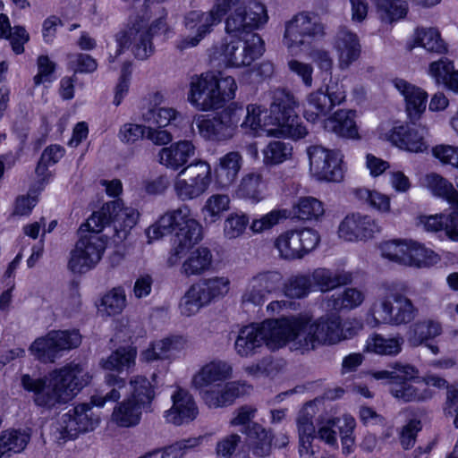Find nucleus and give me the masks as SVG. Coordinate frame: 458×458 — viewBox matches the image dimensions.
<instances>
[{
  "label": "nucleus",
  "instance_id": "obj_1",
  "mask_svg": "<svg viewBox=\"0 0 458 458\" xmlns=\"http://www.w3.org/2000/svg\"><path fill=\"white\" fill-rule=\"evenodd\" d=\"M90 379L91 376L82 365L71 362L45 377L23 374L21 385L24 390L33 393L37 406L51 410L70 402Z\"/></svg>",
  "mask_w": 458,
  "mask_h": 458
},
{
  "label": "nucleus",
  "instance_id": "obj_2",
  "mask_svg": "<svg viewBox=\"0 0 458 458\" xmlns=\"http://www.w3.org/2000/svg\"><path fill=\"white\" fill-rule=\"evenodd\" d=\"M174 229H178V232L174 235L173 248L167 259L170 267L178 264L182 255L202 239V226L192 217L187 205L165 213L146 230V235L150 242L171 233Z\"/></svg>",
  "mask_w": 458,
  "mask_h": 458
},
{
  "label": "nucleus",
  "instance_id": "obj_3",
  "mask_svg": "<svg viewBox=\"0 0 458 458\" xmlns=\"http://www.w3.org/2000/svg\"><path fill=\"white\" fill-rule=\"evenodd\" d=\"M383 291L371 304L368 316L375 326L385 324L394 327L411 323L419 315V309L407 296L408 285L405 284L384 283Z\"/></svg>",
  "mask_w": 458,
  "mask_h": 458
},
{
  "label": "nucleus",
  "instance_id": "obj_4",
  "mask_svg": "<svg viewBox=\"0 0 458 458\" xmlns=\"http://www.w3.org/2000/svg\"><path fill=\"white\" fill-rule=\"evenodd\" d=\"M237 84L232 76L218 79L211 72L191 78L187 99L200 111L221 108L235 98Z\"/></svg>",
  "mask_w": 458,
  "mask_h": 458
},
{
  "label": "nucleus",
  "instance_id": "obj_5",
  "mask_svg": "<svg viewBox=\"0 0 458 458\" xmlns=\"http://www.w3.org/2000/svg\"><path fill=\"white\" fill-rule=\"evenodd\" d=\"M297 106L298 101L292 92L285 89H275L272 92L269 116L275 130L269 131L268 133L276 138L288 137L298 140L305 137L308 131L295 114Z\"/></svg>",
  "mask_w": 458,
  "mask_h": 458
},
{
  "label": "nucleus",
  "instance_id": "obj_6",
  "mask_svg": "<svg viewBox=\"0 0 458 458\" xmlns=\"http://www.w3.org/2000/svg\"><path fill=\"white\" fill-rule=\"evenodd\" d=\"M301 333L295 345L301 353L313 351L318 346L340 343L339 315L329 313L317 319L300 317Z\"/></svg>",
  "mask_w": 458,
  "mask_h": 458
},
{
  "label": "nucleus",
  "instance_id": "obj_7",
  "mask_svg": "<svg viewBox=\"0 0 458 458\" xmlns=\"http://www.w3.org/2000/svg\"><path fill=\"white\" fill-rule=\"evenodd\" d=\"M325 26L318 15L301 13L285 23L283 42L293 54L309 46L313 40L323 38Z\"/></svg>",
  "mask_w": 458,
  "mask_h": 458
},
{
  "label": "nucleus",
  "instance_id": "obj_8",
  "mask_svg": "<svg viewBox=\"0 0 458 458\" xmlns=\"http://www.w3.org/2000/svg\"><path fill=\"white\" fill-rule=\"evenodd\" d=\"M106 248V240L97 233L79 234L71 250L68 269L75 274H84L93 269L101 260Z\"/></svg>",
  "mask_w": 458,
  "mask_h": 458
},
{
  "label": "nucleus",
  "instance_id": "obj_9",
  "mask_svg": "<svg viewBox=\"0 0 458 458\" xmlns=\"http://www.w3.org/2000/svg\"><path fill=\"white\" fill-rule=\"evenodd\" d=\"M310 171L318 181L340 182L344 177V156L339 150L328 149L320 145L307 148Z\"/></svg>",
  "mask_w": 458,
  "mask_h": 458
},
{
  "label": "nucleus",
  "instance_id": "obj_10",
  "mask_svg": "<svg viewBox=\"0 0 458 458\" xmlns=\"http://www.w3.org/2000/svg\"><path fill=\"white\" fill-rule=\"evenodd\" d=\"M211 182V167L205 161L192 163L179 172L174 181L176 196L185 201L199 198Z\"/></svg>",
  "mask_w": 458,
  "mask_h": 458
},
{
  "label": "nucleus",
  "instance_id": "obj_11",
  "mask_svg": "<svg viewBox=\"0 0 458 458\" xmlns=\"http://www.w3.org/2000/svg\"><path fill=\"white\" fill-rule=\"evenodd\" d=\"M259 325L264 344L270 351L279 350L287 344L291 345V349L300 351L295 345L301 333L300 317L266 319Z\"/></svg>",
  "mask_w": 458,
  "mask_h": 458
},
{
  "label": "nucleus",
  "instance_id": "obj_12",
  "mask_svg": "<svg viewBox=\"0 0 458 458\" xmlns=\"http://www.w3.org/2000/svg\"><path fill=\"white\" fill-rule=\"evenodd\" d=\"M77 331H51L46 336L36 339L30 351L40 361L54 362L64 351H69L81 344Z\"/></svg>",
  "mask_w": 458,
  "mask_h": 458
},
{
  "label": "nucleus",
  "instance_id": "obj_13",
  "mask_svg": "<svg viewBox=\"0 0 458 458\" xmlns=\"http://www.w3.org/2000/svg\"><path fill=\"white\" fill-rule=\"evenodd\" d=\"M263 51L261 38L258 34H250L244 39L238 38L224 43L219 53L225 65L242 67L250 65Z\"/></svg>",
  "mask_w": 458,
  "mask_h": 458
},
{
  "label": "nucleus",
  "instance_id": "obj_14",
  "mask_svg": "<svg viewBox=\"0 0 458 458\" xmlns=\"http://www.w3.org/2000/svg\"><path fill=\"white\" fill-rule=\"evenodd\" d=\"M98 422L99 419L93 417L90 404H79L61 417L55 428V438L59 442H66L81 432L93 430Z\"/></svg>",
  "mask_w": 458,
  "mask_h": 458
},
{
  "label": "nucleus",
  "instance_id": "obj_15",
  "mask_svg": "<svg viewBox=\"0 0 458 458\" xmlns=\"http://www.w3.org/2000/svg\"><path fill=\"white\" fill-rule=\"evenodd\" d=\"M152 27H148L143 21H137L131 27L118 32L115 36L117 50L114 55L109 56V62L114 63L125 48L132 45V52L136 58L145 60L153 52Z\"/></svg>",
  "mask_w": 458,
  "mask_h": 458
},
{
  "label": "nucleus",
  "instance_id": "obj_16",
  "mask_svg": "<svg viewBox=\"0 0 458 458\" xmlns=\"http://www.w3.org/2000/svg\"><path fill=\"white\" fill-rule=\"evenodd\" d=\"M319 242L318 233L312 229L289 230L282 233L274 242L279 256L284 259H301L314 250Z\"/></svg>",
  "mask_w": 458,
  "mask_h": 458
},
{
  "label": "nucleus",
  "instance_id": "obj_17",
  "mask_svg": "<svg viewBox=\"0 0 458 458\" xmlns=\"http://www.w3.org/2000/svg\"><path fill=\"white\" fill-rule=\"evenodd\" d=\"M221 21L211 9L206 12L201 10L188 12L184 15L183 24L186 30L194 31V35L187 36L180 40L177 48L184 50L198 46Z\"/></svg>",
  "mask_w": 458,
  "mask_h": 458
},
{
  "label": "nucleus",
  "instance_id": "obj_18",
  "mask_svg": "<svg viewBox=\"0 0 458 458\" xmlns=\"http://www.w3.org/2000/svg\"><path fill=\"white\" fill-rule=\"evenodd\" d=\"M282 279V275L276 271L268 270L255 274L247 283L242 301L254 306L262 305L268 295L279 289Z\"/></svg>",
  "mask_w": 458,
  "mask_h": 458
},
{
  "label": "nucleus",
  "instance_id": "obj_19",
  "mask_svg": "<svg viewBox=\"0 0 458 458\" xmlns=\"http://www.w3.org/2000/svg\"><path fill=\"white\" fill-rule=\"evenodd\" d=\"M250 388L246 384L233 381L226 384H216L199 390L203 402L209 408H222L233 403L236 398L243 395Z\"/></svg>",
  "mask_w": 458,
  "mask_h": 458
},
{
  "label": "nucleus",
  "instance_id": "obj_20",
  "mask_svg": "<svg viewBox=\"0 0 458 458\" xmlns=\"http://www.w3.org/2000/svg\"><path fill=\"white\" fill-rule=\"evenodd\" d=\"M379 232L380 227L372 217L360 214L346 216L338 227L339 237L348 242L370 239Z\"/></svg>",
  "mask_w": 458,
  "mask_h": 458
},
{
  "label": "nucleus",
  "instance_id": "obj_21",
  "mask_svg": "<svg viewBox=\"0 0 458 458\" xmlns=\"http://www.w3.org/2000/svg\"><path fill=\"white\" fill-rule=\"evenodd\" d=\"M333 47L337 55L338 67L342 71L349 69L361 55L358 35L345 27L340 28L336 32Z\"/></svg>",
  "mask_w": 458,
  "mask_h": 458
},
{
  "label": "nucleus",
  "instance_id": "obj_22",
  "mask_svg": "<svg viewBox=\"0 0 458 458\" xmlns=\"http://www.w3.org/2000/svg\"><path fill=\"white\" fill-rule=\"evenodd\" d=\"M173 405L165 412V420L175 426L194 420L199 413L192 395L184 389L176 390L172 395Z\"/></svg>",
  "mask_w": 458,
  "mask_h": 458
},
{
  "label": "nucleus",
  "instance_id": "obj_23",
  "mask_svg": "<svg viewBox=\"0 0 458 458\" xmlns=\"http://www.w3.org/2000/svg\"><path fill=\"white\" fill-rule=\"evenodd\" d=\"M427 134L425 127L394 126L388 133V140L400 148L411 152H422L427 148L424 140Z\"/></svg>",
  "mask_w": 458,
  "mask_h": 458
},
{
  "label": "nucleus",
  "instance_id": "obj_24",
  "mask_svg": "<svg viewBox=\"0 0 458 458\" xmlns=\"http://www.w3.org/2000/svg\"><path fill=\"white\" fill-rule=\"evenodd\" d=\"M242 164V156L238 151L222 156L214 170L215 184L220 189L230 187L236 181Z\"/></svg>",
  "mask_w": 458,
  "mask_h": 458
},
{
  "label": "nucleus",
  "instance_id": "obj_25",
  "mask_svg": "<svg viewBox=\"0 0 458 458\" xmlns=\"http://www.w3.org/2000/svg\"><path fill=\"white\" fill-rule=\"evenodd\" d=\"M232 367L223 360H213L205 364L194 374L191 385L196 390H201L229 378Z\"/></svg>",
  "mask_w": 458,
  "mask_h": 458
},
{
  "label": "nucleus",
  "instance_id": "obj_26",
  "mask_svg": "<svg viewBox=\"0 0 458 458\" xmlns=\"http://www.w3.org/2000/svg\"><path fill=\"white\" fill-rule=\"evenodd\" d=\"M196 126L199 133L206 140L223 141L233 138L234 132L217 114L213 118L203 114L193 117L191 127Z\"/></svg>",
  "mask_w": 458,
  "mask_h": 458
},
{
  "label": "nucleus",
  "instance_id": "obj_27",
  "mask_svg": "<svg viewBox=\"0 0 458 458\" xmlns=\"http://www.w3.org/2000/svg\"><path fill=\"white\" fill-rule=\"evenodd\" d=\"M195 154V147L189 140H180L158 152V161L168 169L177 171Z\"/></svg>",
  "mask_w": 458,
  "mask_h": 458
},
{
  "label": "nucleus",
  "instance_id": "obj_28",
  "mask_svg": "<svg viewBox=\"0 0 458 458\" xmlns=\"http://www.w3.org/2000/svg\"><path fill=\"white\" fill-rule=\"evenodd\" d=\"M264 344L259 325L250 324L242 327L234 342L236 353L244 358H249L259 352Z\"/></svg>",
  "mask_w": 458,
  "mask_h": 458
},
{
  "label": "nucleus",
  "instance_id": "obj_29",
  "mask_svg": "<svg viewBox=\"0 0 458 458\" xmlns=\"http://www.w3.org/2000/svg\"><path fill=\"white\" fill-rule=\"evenodd\" d=\"M185 345L182 336H172L152 343L140 354V360L151 362L157 360L170 359L181 352Z\"/></svg>",
  "mask_w": 458,
  "mask_h": 458
},
{
  "label": "nucleus",
  "instance_id": "obj_30",
  "mask_svg": "<svg viewBox=\"0 0 458 458\" xmlns=\"http://www.w3.org/2000/svg\"><path fill=\"white\" fill-rule=\"evenodd\" d=\"M354 117L355 113L352 110H338L324 121V128L344 138H358V128Z\"/></svg>",
  "mask_w": 458,
  "mask_h": 458
},
{
  "label": "nucleus",
  "instance_id": "obj_31",
  "mask_svg": "<svg viewBox=\"0 0 458 458\" xmlns=\"http://www.w3.org/2000/svg\"><path fill=\"white\" fill-rule=\"evenodd\" d=\"M394 85L406 101L409 116L417 119L426 109L427 92L403 80L395 81Z\"/></svg>",
  "mask_w": 458,
  "mask_h": 458
},
{
  "label": "nucleus",
  "instance_id": "obj_32",
  "mask_svg": "<svg viewBox=\"0 0 458 458\" xmlns=\"http://www.w3.org/2000/svg\"><path fill=\"white\" fill-rule=\"evenodd\" d=\"M266 182L259 172L245 174L237 185V198L258 203L265 199Z\"/></svg>",
  "mask_w": 458,
  "mask_h": 458
},
{
  "label": "nucleus",
  "instance_id": "obj_33",
  "mask_svg": "<svg viewBox=\"0 0 458 458\" xmlns=\"http://www.w3.org/2000/svg\"><path fill=\"white\" fill-rule=\"evenodd\" d=\"M213 255L207 247H198L192 250L181 267V274L190 277L200 276L211 268Z\"/></svg>",
  "mask_w": 458,
  "mask_h": 458
},
{
  "label": "nucleus",
  "instance_id": "obj_34",
  "mask_svg": "<svg viewBox=\"0 0 458 458\" xmlns=\"http://www.w3.org/2000/svg\"><path fill=\"white\" fill-rule=\"evenodd\" d=\"M242 432L253 439L250 446L253 455L259 458L270 455L274 439V434L271 429H267L262 425L254 422L247 426Z\"/></svg>",
  "mask_w": 458,
  "mask_h": 458
},
{
  "label": "nucleus",
  "instance_id": "obj_35",
  "mask_svg": "<svg viewBox=\"0 0 458 458\" xmlns=\"http://www.w3.org/2000/svg\"><path fill=\"white\" fill-rule=\"evenodd\" d=\"M207 305L225 296L230 289V280L225 276H213L192 284Z\"/></svg>",
  "mask_w": 458,
  "mask_h": 458
},
{
  "label": "nucleus",
  "instance_id": "obj_36",
  "mask_svg": "<svg viewBox=\"0 0 458 458\" xmlns=\"http://www.w3.org/2000/svg\"><path fill=\"white\" fill-rule=\"evenodd\" d=\"M143 409L140 404L133 402V399L127 397L114 406L111 414V420L122 428L137 426L141 420Z\"/></svg>",
  "mask_w": 458,
  "mask_h": 458
},
{
  "label": "nucleus",
  "instance_id": "obj_37",
  "mask_svg": "<svg viewBox=\"0 0 458 458\" xmlns=\"http://www.w3.org/2000/svg\"><path fill=\"white\" fill-rule=\"evenodd\" d=\"M31 437L30 429H7L0 435V458L21 453Z\"/></svg>",
  "mask_w": 458,
  "mask_h": 458
},
{
  "label": "nucleus",
  "instance_id": "obj_38",
  "mask_svg": "<svg viewBox=\"0 0 458 458\" xmlns=\"http://www.w3.org/2000/svg\"><path fill=\"white\" fill-rule=\"evenodd\" d=\"M403 343L401 335L385 337L373 334L366 341L365 351L381 356H396L402 352Z\"/></svg>",
  "mask_w": 458,
  "mask_h": 458
},
{
  "label": "nucleus",
  "instance_id": "obj_39",
  "mask_svg": "<svg viewBox=\"0 0 458 458\" xmlns=\"http://www.w3.org/2000/svg\"><path fill=\"white\" fill-rule=\"evenodd\" d=\"M311 283L322 293L329 292L339 285L352 282V274L345 271H332L325 267L315 269L311 274Z\"/></svg>",
  "mask_w": 458,
  "mask_h": 458
},
{
  "label": "nucleus",
  "instance_id": "obj_40",
  "mask_svg": "<svg viewBox=\"0 0 458 458\" xmlns=\"http://www.w3.org/2000/svg\"><path fill=\"white\" fill-rule=\"evenodd\" d=\"M365 301L363 291L355 287H347L340 293H335L327 300V307L335 311L352 310L360 307Z\"/></svg>",
  "mask_w": 458,
  "mask_h": 458
},
{
  "label": "nucleus",
  "instance_id": "obj_41",
  "mask_svg": "<svg viewBox=\"0 0 458 458\" xmlns=\"http://www.w3.org/2000/svg\"><path fill=\"white\" fill-rule=\"evenodd\" d=\"M303 115L310 123L318 122L333 109L330 100L322 88L310 93L303 104Z\"/></svg>",
  "mask_w": 458,
  "mask_h": 458
},
{
  "label": "nucleus",
  "instance_id": "obj_42",
  "mask_svg": "<svg viewBox=\"0 0 458 458\" xmlns=\"http://www.w3.org/2000/svg\"><path fill=\"white\" fill-rule=\"evenodd\" d=\"M424 228L428 232L445 231L446 236L458 242V213L434 215L420 218Z\"/></svg>",
  "mask_w": 458,
  "mask_h": 458
},
{
  "label": "nucleus",
  "instance_id": "obj_43",
  "mask_svg": "<svg viewBox=\"0 0 458 458\" xmlns=\"http://www.w3.org/2000/svg\"><path fill=\"white\" fill-rule=\"evenodd\" d=\"M105 384L107 387L106 392L96 394L91 397V403L95 406L103 407L108 402H118L127 387L126 379L113 373L106 375Z\"/></svg>",
  "mask_w": 458,
  "mask_h": 458
},
{
  "label": "nucleus",
  "instance_id": "obj_44",
  "mask_svg": "<svg viewBox=\"0 0 458 458\" xmlns=\"http://www.w3.org/2000/svg\"><path fill=\"white\" fill-rule=\"evenodd\" d=\"M429 74L437 84H444L449 89L458 93V71L447 58L433 62L429 65Z\"/></svg>",
  "mask_w": 458,
  "mask_h": 458
},
{
  "label": "nucleus",
  "instance_id": "obj_45",
  "mask_svg": "<svg viewBox=\"0 0 458 458\" xmlns=\"http://www.w3.org/2000/svg\"><path fill=\"white\" fill-rule=\"evenodd\" d=\"M424 184L435 196L447 200L458 208V191L446 179L431 173L425 176Z\"/></svg>",
  "mask_w": 458,
  "mask_h": 458
},
{
  "label": "nucleus",
  "instance_id": "obj_46",
  "mask_svg": "<svg viewBox=\"0 0 458 458\" xmlns=\"http://www.w3.org/2000/svg\"><path fill=\"white\" fill-rule=\"evenodd\" d=\"M264 109L258 105L250 104L246 107V115L243 122L241 123V127L246 131L252 132L255 135H261L263 132L268 136L273 137L268 132L269 131H274V127H268L269 125H273L271 123V120L268 118V121H263L261 118V114H263Z\"/></svg>",
  "mask_w": 458,
  "mask_h": 458
},
{
  "label": "nucleus",
  "instance_id": "obj_47",
  "mask_svg": "<svg viewBox=\"0 0 458 458\" xmlns=\"http://www.w3.org/2000/svg\"><path fill=\"white\" fill-rule=\"evenodd\" d=\"M130 395L128 398L145 408L155 398L154 386L150 381L143 376H133L129 381Z\"/></svg>",
  "mask_w": 458,
  "mask_h": 458
},
{
  "label": "nucleus",
  "instance_id": "obj_48",
  "mask_svg": "<svg viewBox=\"0 0 458 458\" xmlns=\"http://www.w3.org/2000/svg\"><path fill=\"white\" fill-rule=\"evenodd\" d=\"M411 240L394 239L385 241L379 244V250L382 258L399 264L406 266L408 259V251Z\"/></svg>",
  "mask_w": 458,
  "mask_h": 458
},
{
  "label": "nucleus",
  "instance_id": "obj_49",
  "mask_svg": "<svg viewBox=\"0 0 458 458\" xmlns=\"http://www.w3.org/2000/svg\"><path fill=\"white\" fill-rule=\"evenodd\" d=\"M315 407L312 403H306L298 412L296 417V427L299 442H312L317 437L316 428L313 423Z\"/></svg>",
  "mask_w": 458,
  "mask_h": 458
},
{
  "label": "nucleus",
  "instance_id": "obj_50",
  "mask_svg": "<svg viewBox=\"0 0 458 458\" xmlns=\"http://www.w3.org/2000/svg\"><path fill=\"white\" fill-rule=\"evenodd\" d=\"M136 356L137 350L134 347L119 348L102 362V367L105 369L122 372L135 365Z\"/></svg>",
  "mask_w": 458,
  "mask_h": 458
},
{
  "label": "nucleus",
  "instance_id": "obj_51",
  "mask_svg": "<svg viewBox=\"0 0 458 458\" xmlns=\"http://www.w3.org/2000/svg\"><path fill=\"white\" fill-rule=\"evenodd\" d=\"M414 43L422 47L428 52L444 54L447 50L439 31L434 28L417 29L414 34Z\"/></svg>",
  "mask_w": 458,
  "mask_h": 458
},
{
  "label": "nucleus",
  "instance_id": "obj_52",
  "mask_svg": "<svg viewBox=\"0 0 458 458\" xmlns=\"http://www.w3.org/2000/svg\"><path fill=\"white\" fill-rule=\"evenodd\" d=\"M262 155L264 165L274 166L291 159L293 148L288 143L272 140L262 149Z\"/></svg>",
  "mask_w": 458,
  "mask_h": 458
},
{
  "label": "nucleus",
  "instance_id": "obj_53",
  "mask_svg": "<svg viewBox=\"0 0 458 458\" xmlns=\"http://www.w3.org/2000/svg\"><path fill=\"white\" fill-rule=\"evenodd\" d=\"M107 204H117L114 208L110 207L108 211H110L111 221L117 224L123 231L131 229L137 224L139 212L135 208L124 207L121 199L113 200Z\"/></svg>",
  "mask_w": 458,
  "mask_h": 458
},
{
  "label": "nucleus",
  "instance_id": "obj_54",
  "mask_svg": "<svg viewBox=\"0 0 458 458\" xmlns=\"http://www.w3.org/2000/svg\"><path fill=\"white\" fill-rule=\"evenodd\" d=\"M323 203L314 197H301L293 206L294 215L301 220H318L324 215Z\"/></svg>",
  "mask_w": 458,
  "mask_h": 458
},
{
  "label": "nucleus",
  "instance_id": "obj_55",
  "mask_svg": "<svg viewBox=\"0 0 458 458\" xmlns=\"http://www.w3.org/2000/svg\"><path fill=\"white\" fill-rule=\"evenodd\" d=\"M408 259L410 260L406 261V266L422 267L436 264L438 261V256L433 250L410 241Z\"/></svg>",
  "mask_w": 458,
  "mask_h": 458
},
{
  "label": "nucleus",
  "instance_id": "obj_56",
  "mask_svg": "<svg viewBox=\"0 0 458 458\" xmlns=\"http://www.w3.org/2000/svg\"><path fill=\"white\" fill-rule=\"evenodd\" d=\"M126 306V295L122 287L113 288L106 293L99 308V312L106 316H114L120 314Z\"/></svg>",
  "mask_w": 458,
  "mask_h": 458
},
{
  "label": "nucleus",
  "instance_id": "obj_57",
  "mask_svg": "<svg viewBox=\"0 0 458 458\" xmlns=\"http://www.w3.org/2000/svg\"><path fill=\"white\" fill-rule=\"evenodd\" d=\"M116 204H106L104 205L98 211L94 212L86 221V223L82 224L79 230L78 234H86V233H97L102 232L104 227L108 225L111 221L110 219V211L108 208H115Z\"/></svg>",
  "mask_w": 458,
  "mask_h": 458
},
{
  "label": "nucleus",
  "instance_id": "obj_58",
  "mask_svg": "<svg viewBox=\"0 0 458 458\" xmlns=\"http://www.w3.org/2000/svg\"><path fill=\"white\" fill-rule=\"evenodd\" d=\"M230 199L225 194L211 195L203 207L204 220L213 224L220 219L223 212L229 209Z\"/></svg>",
  "mask_w": 458,
  "mask_h": 458
},
{
  "label": "nucleus",
  "instance_id": "obj_59",
  "mask_svg": "<svg viewBox=\"0 0 458 458\" xmlns=\"http://www.w3.org/2000/svg\"><path fill=\"white\" fill-rule=\"evenodd\" d=\"M377 12L383 21L393 22L407 14L408 4L404 0H381L377 3Z\"/></svg>",
  "mask_w": 458,
  "mask_h": 458
},
{
  "label": "nucleus",
  "instance_id": "obj_60",
  "mask_svg": "<svg viewBox=\"0 0 458 458\" xmlns=\"http://www.w3.org/2000/svg\"><path fill=\"white\" fill-rule=\"evenodd\" d=\"M390 393L396 399L404 403L424 401L430 396L425 386L421 388L407 383L393 385Z\"/></svg>",
  "mask_w": 458,
  "mask_h": 458
},
{
  "label": "nucleus",
  "instance_id": "obj_61",
  "mask_svg": "<svg viewBox=\"0 0 458 458\" xmlns=\"http://www.w3.org/2000/svg\"><path fill=\"white\" fill-rule=\"evenodd\" d=\"M252 30L242 7L236 8L225 20V31L233 37L241 38L245 34L249 38Z\"/></svg>",
  "mask_w": 458,
  "mask_h": 458
},
{
  "label": "nucleus",
  "instance_id": "obj_62",
  "mask_svg": "<svg viewBox=\"0 0 458 458\" xmlns=\"http://www.w3.org/2000/svg\"><path fill=\"white\" fill-rule=\"evenodd\" d=\"M310 277L303 275L291 276L284 284V292L289 298L301 299L306 297L311 290Z\"/></svg>",
  "mask_w": 458,
  "mask_h": 458
},
{
  "label": "nucleus",
  "instance_id": "obj_63",
  "mask_svg": "<svg viewBox=\"0 0 458 458\" xmlns=\"http://www.w3.org/2000/svg\"><path fill=\"white\" fill-rule=\"evenodd\" d=\"M441 331L442 327L440 323L434 320L419 321L411 328L415 344H420L428 339L439 335Z\"/></svg>",
  "mask_w": 458,
  "mask_h": 458
},
{
  "label": "nucleus",
  "instance_id": "obj_64",
  "mask_svg": "<svg viewBox=\"0 0 458 458\" xmlns=\"http://www.w3.org/2000/svg\"><path fill=\"white\" fill-rule=\"evenodd\" d=\"M178 114V112L172 107H153L143 114V119L148 123L162 128L169 125Z\"/></svg>",
  "mask_w": 458,
  "mask_h": 458
}]
</instances>
